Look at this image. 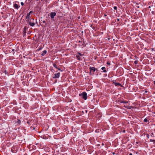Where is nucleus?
<instances>
[{
  "instance_id": "nucleus-24",
  "label": "nucleus",
  "mask_w": 155,
  "mask_h": 155,
  "mask_svg": "<svg viewBox=\"0 0 155 155\" xmlns=\"http://www.w3.org/2000/svg\"><path fill=\"white\" fill-rule=\"evenodd\" d=\"M43 22L44 23H45V21H43Z\"/></svg>"
},
{
  "instance_id": "nucleus-20",
  "label": "nucleus",
  "mask_w": 155,
  "mask_h": 155,
  "mask_svg": "<svg viewBox=\"0 0 155 155\" xmlns=\"http://www.w3.org/2000/svg\"><path fill=\"white\" fill-rule=\"evenodd\" d=\"M20 122L21 121L20 120H19L18 121V123H20Z\"/></svg>"
},
{
  "instance_id": "nucleus-5",
  "label": "nucleus",
  "mask_w": 155,
  "mask_h": 155,
  "mask_svg": "<svg viewBox=\"0 0 155 155\" xmlns=\"http://www.w3.org/2000/svg\"><path fill=\"white\" fill-rule=\"evenodd\" d=\"M90 69L91 71V72H93L95 71V68L94 67H90Z\"/></svg>"
},
{
  "instance_id": "nucleus-23",
  "label": "nucleus",
  "mask_w": 155,
  "mask_h": 155,
  "mask_svg": "<svg viewBox=\"0 0 155 155\" xmlns=\"http://www.w3.org/2000/svg\"><path fill=\"white\" fill-rule=\"evenodd\" d=\"M154 84H155V81H154Z\"/></svg>"
},
{
  "instance_id": "nucleus-21",
  "label": "nucleus",
  "mask_w": 155,
  "mask_h": 155,
  "mask_svg": "<svg viewBox=\"0 0 155 155\" xmlns=\"http://www.w3.org/2000/svg\"><path fill=\"white\" fill-rule=\"evenodd\" d=\"M79 55H80L81 56H82L83 54H80L79 53Z\"/></svg>"
},
{
  "instance_id": "nucleus-9",
  "label": "nucleus",
  "mask_w": 155,
  "mask_h": 155,
  "mask_svg": "<svg viewBox=\"0 0 155 155\" xmlns=\"http://www.w3.org/2000/svg\"><path fill=\"white\" fill-rule=\"evenodd\" d=\"M14 8L16 9H18V5L17 4H15L14 6Z\"/></svg>"
},
{
  "instance_id": "nucleus-8",
  "label": "nucleus",
  "mask_w": 155,
  "mask_h": 155,
  "mask_svg": "<svg viewBox=\"0 0 155 155\" xmlns=\"http://www.w3.org/2000/svg\"><path fill=\"white\" fill-rule=\"evenodd\" d=\"M29 25L31 26H33L35 25V23L33 22L31 23V22H29Z\"/></svg>"
},
{
  "instance_id": "nucleus-18",
  "label": "nucleus",
  "mask_w": 155,
  "mask_h": 155,
  "mask_svg": "<svg viewBox=\"0 0 155 155\" xmlns=\"http://www.w3.org/2000/svg\"><path fill=\"white\" fill-rule=\"evenodd\" d=\"M21 4L22 5H24V3H23V2H21Z\"/></svg>"
},
{
  "instance_id": "nucleus-12",
  "label": "nucleus",
  "mask_w": 155,
  "mask_h": 155,
  "mask_svg": "<svg viewBox=\"0 0 155 155\" xmlns=\"http://www.w3.org/2000/svg\"><path fill=\"white\" fill-rule=\"evenodd\" d=\"M150 142H153L154 143H155V140L150 139Z\"/></svg>"
},
{
  "instance_id": "nucleus-17",
  "label": "nucleus",
  "mask_w": 155,
  "mask_h": 155,
  "mask_svg": "<svg viewBox=\"0 0 155 155\" xmlns=\"http://www.w3.org/2000/svg\"><path fill=\"white\" fill-rule=\"evenodd\" d=\"M122 103H128L127 101H123L122 102Z\"/></svg>"
},
{
  "instance_id": "nucleus-19",
  "label": "nucleus",
  "mask_w": 155,
  "mask_h": 155,
  "mask_svg": "<svg viewBox=\"0 0 155 155\" xmlns=\"http://www.w3.org/2000/svg\"><path fill=\"white\" fill-rule=\"evenodd\" d=\"M107 64H110V63L109 62H107Z\"/></svg>"
},
{
  "instance_id": "nucleus-7",
  "label": "nucleus",
  "mask_w": 155,
  "mask_h": 155,
  "mask_svg": "<svg viewBox=\"0 0 155 155\" xmlns=\"http://www.w3.org/2000/svg\"><path fill=\"white\" fill-rule=\"evenodd\" d=\"M47 51L46 50H44L43 52V53L41 54V55L42 56L44 55L46 53Z\"/></svg>"
},
{
  "instance_id": "nucleus-13",
  "label": "nucleus",
  "mask_w": 155,
  "mask_h": 155,
  "mask_svg": "<svg viewBox=\"0 0 155 155\" xmlns=\"http://www.w3.org/2000/svg\"><path fill=\"white\" fill-rule=\"evenodd\" d=\"M124 107H127V108H129V109H130L131 108V107L130 106H125V105H124Z\"/></svg>"
},
{
  "instance_id": "nucleus-3",
  "label": "nucleus",
  "mask_w": 155,
  "mask_h": 155,
  "mask_svg": "<svg viewBox=\"0 0 155 155\" xmlns=\"http://www.w3.org/2000/svg\"><path fill=\"white\" fill-rule=\"evenodd\" d=\"M56 13L55 12H51L50 13V15L51 18H54V17L56 15Z\"/></svg>"
},
{
  "instance_id": "nucleus-26",
  "label": "nucleus",
  "mask_w": 155,
  "mask_h": 155,
  "mask_svg": "<svg viewBox=\"0 0 155 155\" xmlns=\"http://www.w3.org/2000/svg\"><path fill=\"white\" fill-rule=\"evenodd\" d=\"M152 135H153V133H152Z\"/></svg>"
},
{
  "instance_id": "nucleus-1",
  "label": "nucleus",
  "mask_w": 155,
  "mask_h": 155,
  "mask_svg": "<svg viewBox=\"0 0 155 155\" xmlns=\"http://www.w3.org/2000/svg\"><path fill=\"white\" fill-rule=\"evenodd\" d=\"M79 95L81 96L82 97L84 100H86L87 99V94L85 92H84L82 94H80Z\"/></svg>"
},
{
  "instance_id": "nucleus-15",
  "label": "nucleus",
  "mask_w": 155,
  "mask_h": 155,
  "mask_svg": "<svg viewBox=\"0 0 155 155\" xmlns=\"http://www.w3.org/2000/svg\"><path fill=\"white\" fill-rule=\"evenodd\" d=\"M54 66L55 68H57V65H56V64H54Z\"/></svg>"
},
{
  "instance_id": "nucleus-25",
  "label": "nucleus",
  "mask_w": 155,
  "mask_h": 155,
  "mask_svg": "<svg viewBox=\"0 0 155 155\" xmlns=\"http://www.w3.org/2000/svg\"><path fill=\"white\" fill-rule=\"evenodd\" d=\"M135 64H136V61H135Z\"/></svg>"
},
{
  "instance_id": "nucleus-4",
  "label": "nucleus",
  "mask_w": 155,
  "mask_h": 155,
  "mask_svg": "<svg viewBox=\"0 0 155 155\" xmlns=\"http://www.w3.org/2000/svg\"><path fill=\"white\" fill-rule=\"evenodd\" d=\"M55 76L53 77L54 78H58L60 76V73H58L54 74Z\"/></svg>"
},
{
  "instance_id": "nucleus-2",
  "label": "nucleus",
  "mask_w": 155,
  "mask_h": 155,
  "mask_svg": "<svg viewBox=\"0 0 155 155\" xmlns=\"http://www.w3.org/2000/svg\"><path fill=\"white\" fill-rule=\"evenodd\" d=\"M31 12V11H30L29 13H28L27 14V15L26 17V19L27 21H29L30 18L31 17L30 16V13Z\"/></svg>"
},
{
  "instance_id": "nucleus-14",
  "label": "nucleus",
  "mask_w": 155,
  "mask_h": 155,
  "mask_svg": "<svg viewBox=\"0 0 155 155\" xmlns=\"http://www.w3.org/2000/svg\"><path fill=\"white\" fill-rule=\"evenodd\" d=\"M147 119H146V118H145V119H144V122H147Z\"/></svg>"
},
{
  "instance_id": "nucleus-27",
  "label": "nucleus",
  "mask_w": 155,
  "mask_h": 155,
  "mask_svg": "<svg viewBox=\"0 0 155 155\" xmlns=\"http://www.w3.org/2000/svg\"><path fill=\"white\" fill-rule=\"evenodd\" d=\"M117 20H118V21H119V19H117Z\"/></svg>"
},
{
  "instance_id": "nucleus-16",
  "label": "nucleus",
  "mask_w": 155,
  "mask_h": 155,
  "mask_svg": "<svg viewBox=\"0 0 155 155\" xmlns=\"http://www.w3.org/2000/svg\"><path fill=\"white\" fill-rule=\"evenodd\" d=\"M114 9H117V7L116 6H114Z\"/></svg>"
},
{
  "instance_id": "nucleus-11",
  "label": "nucleus",
  "mask_w": 155,
  "mask_h": 155,
  "mask_svg": "<svg viewBox=\"0 0 155 155\" xmlns=\"http://www.w3.org/2000/svg\"><path fill=\"white\" fill-rule=\"evenodd\" d=\"M76 57L77 58V59L78 60H80V55H77V56H76Z\"/></svg>"
},
{
  "instance_id": "nucleus-22",
  "label": "nucleus",
  "mask_w": 155,
  "mask_h": 155,
  "mask_svg": "<svg viewBox=\"0 0 155 155\" xmlns=\"http://www.w3.org/2000/svg\"><path fill=\"white\" fill-rule=\"evenodd\" d=\"M129 155H132V154L131 153H130Z\"/></svg>"
},
{
  "instance_id": "nucleus-6",
  "label": "nucleus",
  "mask_w": 155,
  "mask_h": 155,
  "mask_svg": "<svg viewBox=\"0 0 155 155\" xmlns=\"http://www.w3.org/2000/svg\"><path fill=\"white\" fill-rule=\"evenodd\" d=\"M113 83L116 86H120L121 87L122 86V85L119 83H117L114 82Z\"/></svg>"
},
{
  "instance_id": "nucleus-10",
  "label": "nucleus",
  "mask_w": 155,
  "mask_h": 155,
  "mask_svg": "<svg viewBox=\"0 0 155 155\" xmlns=\"http://www.w3.org/2000/svg\"><path fill=\"white\" fill-rule=\"evenodd\" d=\"M101 69L103 71V72H106V70L105 69V67H103L102 68H101Z\"/></svg>"
}]
</instances>
